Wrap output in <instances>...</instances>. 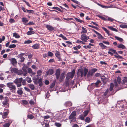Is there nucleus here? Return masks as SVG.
<instances>
[{
  "label": "nucleus",
  "instance_id": "38",
  "mask_svg": "<svg viewBox=\"0 0 127 127\" xmlns=\"http://www.w3.org/2000/svg\"><path fill=\"white\" fill-rule=\"evenodd\" d=\"M29 87L32 90H33L34 89V86L33 84H30L29 85Z\"/></svg>",
  "mask_w": 127,
  "mask_h": 127
},
{
  "label": "nucleus",
  "instance_id": "12",
  "mask_svg": "<svg viewBox=\"0 0 127 127\" xmlns=\"http://www.w3.org/2000/svg\"><path fill=\"white\" fill-rule=\"evenodd\" d=\"M22 89H23L22 88H18L17 91V93L19 95H21L23 93Z\"/></svg>",
  "mask_w": 127,
  "mask_h": 127
},
{
  "label": "nucleus",
  "instance_id": "51",
  "mask_svg": "<svg viewBox=\"0 0 127 127\" xmlns=\"http://www.w3.org/2000/svg\"><path fill=\"white\" fill-rule=\"evenodd\" d=\"M42 71L40 70H38L37 72L38 76H40L41 74Z\"/></svg>",
  "mask_w": 127,
  "mask_h": 127
},
{
  "label": "nucleus",
  "instance_id": "62",
  "mask_svg": "<svg viewBox=\"0 0 127 127\" xmlns=\"http://www.w3.org/2000/svg\"><path fill=\"white\" fill-rule=\"evenodd\" d=\"M17 87H20L22 85L21 82H20L19 83H18L16 84Z\"/></svg>",
  "mask_w": 127,
  "mask_h": 127
},
{
  "label": "nucleus",
  "instance_id": "26",
  "mask_svg": "<svg viewBox=\"0 0 127 127\" xmlns=\"http://www.w3.org/2000/svg\"><path fill=\"white\" fill-rule=\"evenodd\" d=\"M8 114V113L7 112H4L3 115H2V118L3 119H4L6 118L7 117Z\"/></svg>",
  "mask_w": 127,
  "mask_h": 127
},
{
  "label": "nucleus",
  "instance_id": "21",
  "mask_svg": "<svg viewBox=\"0 0 127 127\" xmlns=\"http://www.w3.org/2000/svg\"><path fill=\"white\" fill-rule=\"evenodd\" d=\"M39 45L38 44H35L32 46L33 48L34 49H37L39 48Z\"/></svg>",
  "mask_w": 127,
  "mask_h": 127
},
{
  "label": "nucleus",
  "instance_id": "39",
  "mask_svg": "<svg viewBox=\"0 0 127 127\" xmlns=\"http://www.w3.org/2000/svg\"><path fill=\"white\" fill-rule=\"evenodd\" d=\"M89 111L88 110L85 111L83 113V115L84 117H86L88 114Z\"/></svg>",
  "mask_w": 127,
  "mask_h": 127
},
{
  "label": "nucleus",
  "instance_id": "13",
  "mask_svg": "<svg viewBox=\"0 0 127 127\" xmlns=\"http://www.w3.org/2000/svg\"><path fill=\"white\" fill-rule=\"evenodd\" d=\"M22 78H20L19 79H16L14 81V82L16 84L21 82L22 81Z\"/></svg>",
  "mask_w": 127,
  "mask_h": 127
},
{
  "label": "nucleus",
  "instance_id": "23",
  "mask_svg": "<svg viewBox=\"0 0 127 127\" xmlns=\"http://www.w3.org/2000/svg\"><path fill=\"white\" fill-rule=\"evenodd\" d=\"M23 22L25 24H27V23L28 22V20L26 18H23L22 19Z\"/></svg>",
  "mask_w": 127,
  "mask_h": 127
},
{
  "label": "nucleus",
  "instance_id": "28",
  "mask_svg": "<svg viewBox=\"0 0 127 127\" xmlns=\"http://www.w3.org/2000/svg\"><path fill=\"white\" fill-rule=\"evenodd\" d=\"M108 28L110 29L112 31H114L116 32L118 31V30H117V29H116L115 28H113L111 26H109L108 27Z\"/></svg>",
  "mask_w": 127,
  "mask_h": 127
},
{
  "label": "nucleus",
  "instance_id": "19",
  "mask_svg": "<svg viewBox=\"0 0 127 127\" xmlns=\"http://www.w3.org/2000/svg\"><path fill=\"white\" fill-rule=\"evenodd\" d=\"M82 31L81 33H87V30L86 28H85L84 27H82Z\"/></svg>",
  "mask_w": 127,
  "mask_h": 127
},
{
  "label": "nucleus",
  "instance_id": "2",
  "mask_svg": "<svg viewBox=\"0 0 127 127\" xmlns=\"http://www.w3.org/2000/svg\"><path fill=\"white\" fill-rule=\"evenodd\" d=\"M101 83L100 81L99 80H97L95 83H92L91 85H89L88 86L89 89L90 88L91 89H93L95 87H98L99 85Z\"/></svg>",
  "mask_w": 127,
  "mask_h": 127
},
{
  "label": "nucleus",
  "instance_id": "33",
  "mask_svg": "<svg viewBox=\"0 0 127 127\" xmlns=\"http://www.w3.org/2000/svg\"><path fill=\"white\" fill-rule=\"evenodd\" d=\"M109 91L108 89H107L106 92L104 93L103 94V95L104 96H106L107 94L108 95V96L109 95H110V94L109 93Z\"/></svg>",
  "mask_w": 127,
  "mask_h": 127
},
{
  "label": "nucleus",
  "instance_id": "31",
  "mask_svg": "<svg viewBox=\"0 0 127 127\" xmlns=\"http://www.w3.org/2000/svg\"><path fill=\"white\" fill-rule=\"evenodd\" d=\"M13 34V36L15 38H19L20 37V36L16 33H14Z\"/></svg>",
  "mask_w": 127,
  "mask_h": 127
},
{
  "label": "nucleus",
  "instance_id": "50",
  "mask_svg": "<svg viewBox=\"0 0 127 127\" xmlns=\"http://www.w3.org/2000/svg\"><path fill=\"white\" fill-rule=\"evenodd\" d=\"M32 42V41L30 40H28L27 41H25L24 42L25 44H29L31 43Z\"/></svg>",
  "mask_w": 127,
  "mask_h": 127
},
{
  "label": "nucleus",
  "instance_id": "48",
  "mask_svg": "<svg viewBox=\"0 0 127 127\" xmlns=\"http://www.w3.org/2000/svg\"><path fill=\"white\" fill-rule=\"evenodd\" d=\"M85 121L87 123H89L90 121V118L89 117H87L85 119Z\"/></svg>",
  "mask_w": 127,
  "mask_h": 127
},
{
  "label": "nucleus",
  "instance_id": "7",
  "mask_svg": "<svg viewBox=\"0 0 127 127\" xmlns=\"http://www.w3.org/2000/svg\"><path fill=\"white\" fill-rule=\"evenodd\" d=\"M89 38V37L87 36L85 34H82L81 36V40L85 42H86L87 40Z\"/></svg>",
  "mask_w": 127,
  "mask_h": 127
},
{
  "label": "nucleus",
  "instance_id": "32",
  "mask_svg": "<svg viewBox=\"0 0 127 127\" xmlns=\"http://www.w3.org/2000/svg\"><path fill=\"white\" fill-rule=\"evenodd\" d=\"M65 104L67 106H71L72 105V104L70 101H67L65 103Z\"/></svg>",
  "mask_w": 127,
  "mask_h": 127
},
{
  "label": "nucleus",
  "instance_id": "59",
  "mask_svg": "<svg viewBox=\"0 0 127 127\" xmlns=\"http://www.w3.org/2000/svg\"><path fill=\"white\" fill-rule=\"evenodd\" d=\"M28 73H32V71L31 68H28Z\"/></svg>",
  "mask_w": 127,
  "mask_h": 127
},
{
  "label": "nucleus",
  "instance_id": "34",
  "mask_svg": "<svg viewBox=\"0 0 127 127\" xmlns=\"http://www.w3.org/2000/svg\"><path fill=\"white\" fill-rule=\"evenodd\" d=\"M120 26L121 28H127V25L125 24H121L120 25Z\"/></svg>",
  "mask_w": 127,
  "mask_h": 127
},
{
  "label": "nucleus",
  "instance_id": "35",
  "mask_svg": "<svg viewBox=\"0 0 127 127\" xmlns=\"http://www.w3.org/2000/svg\"><path fill=\"white\" fill-rule=\"evenodd\" d=\"M26 80L28 83H30L32 82V80L31 78L29 77H27L26 79Z\"/></svg>",
  "mask_w": 127,
  "mask_h": 127
},
{
  "label": "nucleus",
  "instance_id": "64",
  "mask_svg": "<svg viewBox=\"0 0 127 127\" xmlns=\"http://www.w3.org/2000/svg\"><path fill=\"white\" fill-rule=\"evenodd\" d=\"M21 9L24 12H26V10L24 7L22 6L21 7Z\"/></svg>",
  "mask_w": 127,
  "mask_h": 127
},
{
  "label": "nucleus",
  "instance_id": "55",
  "mask_svg": "<svg viewBox=\"0 0 127 127\" xmlns=\"http://www.w3.org/2000/svg\"><path fill=\"white\" fill-rule=\"evenodd\" d=\"M23 1L25 2L26 4L29 7H30L31 6L29 2L25 0H23Z\"/></svg>",
  "mask_w": 127,
  "mask_h": 127
},
{
  "label": "nucleus",
  "instance_id": "5",
  "mask_svg": "<svg viewBox=\"0 0 127 127\" xmlns=\"http://www.w3.org/2000/svg\"><path fill=\"white\" fill-rule=\"evenodd\" d=\"M76 112L75 111L73 112L69 117V119H72L71 121V122L74 121H75V116Z\"/></svg>",
  "mask_w": 127,
  "mask_h": 127
},
{
  "label": "nucleus",
  "instance_id": "46",
  "mask_svg": "<svg viewBox=\"0 0 127 127\" xmlns=\"http://www.w3.org/2000/svg\"><path fill=\"white\" fill-rule=\"evenodd\" d=\"M55 125L57 127H60L61 126V125L60 123H55Z\"/></svg>",
  "mask_w": 127,
  "mask_h": 127
},
{
  "label": "nucleus",
  "instance_id": "20",
  "mask_svg": "<svg viewBox=\"0 0 127 127\" xmlns=\"http://www.w3.org/2000/svg\"><path fill=\"white\" fill-rule=\"evenodd\" d=\"M121 79V78L119 76L117 78V81L118 83L119 84V85H118V86H120L121 87H122V85H120V84Z\"/></svg>",
  "mask_w": 127,
  "mask_h": 127
},
{
  "label": "nucleus",
  "instance_id": "40",
  "mask_svg": "<svg viewBox=\"0 0 127 127\" xmlns=\"http://www.w3.org/2000/svg\"><path fill=\"white\" fill-rule=\"evenodd\" d=\"M117 55H115L114 56L115 58L118 59H123V58L121 56H119L117 53L116 54Z\"/></svg>",
  "mask_w": 127,
  "mask_h": 127
},
{
  "label": "nucleus",
  "instance_id": "8",
  "mask_svg": "<svg viewBox=\"0 0 127 127\" xmlns=\"http://www.w3.org/2000/svg\"><path fill=\"white\" fill-rule=\"evenodd\" d=\"M55 52V55L56 57L59 60H61V59L60 58V53L57 51H56Z\"/></svg>",
  "mask_w": 127,
  "mask_h": 127
},
{
  "label": "nucleus",
  "instance_id": "47",
  "mask_svg": "<svg viewBox=\"0 0 127 127\" xmlns=\"http://www.w3.org/2000/svg\"><path fill=\"white\" fill-rule=\"evenodd\" d=\"M18 69L16 68H12L11 69L12 71H13L15 73H16L17 71H18Z\"/></svg>",
  "mask_w": 127,
  "mask_h": 127
},
{
  "label": "nucleus",
  "instance_id": "29",
  "mask_svg": "<svg viewBox=\"0 0 127 127\" xmlns=\"http://www.w3.org/2000/svg\"><path fill=\"white\" fill-rule=\"evenodd\" d=\"M97 37L99 39H104V38L99 33H98L97 34Z\"/></svg>",
  "mask_w": 127,
  "mask_h": 127
},
{
  "label": "nucleus",
  "instance_id": "44",
  "mask_svg": "<svg viewBox=\"0 0 127 127\" xmlns=\"http://www.w3.org/2000/svg\"><path fill=\"white\" fill-rule=\"evenodd\" d=\"M114 87V84L113 83H111L110 85V90L111 91H112Z\"/></svg>",
  "mask_w": 127,
  "mask_h": 127
},
{
  "label": "nucleus",
  "instance_id": "14",
  "mask_svg": "<svg viewBox=\"0 0 127 127\" xmlns=\"http://www.w3.org/2000/svg\"><path fill=\"white\" fill-rule=\"evenodd\" d=\"M10 60L11 64L13 65H14L17 63L16 60L14 58H12L10 59Z\"/></svg>",
  "mask_w": 127,
  "mask_h": 127
},
{
  "label": "nucleus",
  "instance_id": "3",
  "mask_svg": "<svg viewBox=\"0 0 127 127\" xmlns=\"http://www.w3.org/2000/svg\"><path fill=\"white\" fill-rule=\"evenodd\" d=\"M75 72V70L74 69L72 71V72L68 73L67 74L66 78L67 79L72 78L74 75Z\"/></svg>",
  "mask_w": 127,
  "mask_h": 127
},
{
  "label": "nucleus",
  "instance_id": "54",
  "mask_svg": "<svg viewBox=\"0 0 127 127\" xmlns=\"http://www.w3.org/2000/svg\"><path fill=\"white\" fill-rule=\"evenodd\" d=\"M53 54L50 51L48 52V56L51 57L53 56Z\"/></svg>",
  "mask_w": 127,
  "mask_h": 127
},
{
  "label": "nucleus",
  "instance_id": "49",
  "mask_svg": "<svg viewBox=\"0 0 127 127\" xmlns=\"http://www.w3.org/2000/svg\"><path fill=\"white\" fill-rule=\"evenodd\" d=\"M103 29L108 34H109V31L106 28L104 27H103Z\"/></svg>",
  "mask_w": 127,
  "mask_h": 127
},
{
  "label": "nucleus",
  "instance_id": "56",
  "mask_svg": "<svg viewBox=\"0 0 127 127\" xmlns=\"http://www.w3.org/2000/svg\"><path fill=\"white\" fill-rule=\"evenodd\" d=\"M85 117L83 115H81L80 116V118L82 120H84Z\"/></svg>",
  "mask_w": 127,
  "mask_h": 127
},
{
  "label": "nucleus",
  "instance_id": "9",
  "mask_svg": "<svg viewBox=\"0 0 127 127\" xmlns=\"http://www.w3.org/2000/svg\"><path fill=\"white\" fill-rule=\"evenodd\" d=\"M60 74V70L59 69H57L56 73V75L57 79H58Z\"/></svg>",
  "mask_w": 127,
  "mask_h": 127
},
{
  "label": "nucleus",
  "instance_id": "30",
  "mask_svg": "<svg viewBox=\"0 0 127 127\" xmlns=\"http://www.w3.org/2000/svg\"><path fill=\"white\" fill-rule=\"evenodd\" d=\"M109 50L110 52H111L112 53H114L117 54V52H116V51L115 50H114L113 49H112V48L109 49Z\"/></svg>",
  "mask_w": 127,
  "mask_h": 127
},
{
  "label": "nucleus",
  "instance_id": "52",
  "mask_svg": "<svg viewBox=\"0 0 127 127\" xmlns=\"http://www.w3.org/2000/svg\"><path fill=\"white\" fill-rule=\"evenodd\" d=\"M72 0L73 2H74V3L77 4H80V3L79 2H78V1L75 0Z\"/></svg>",
  "mask_w": 127,
  "mask_h": 127
},
{
  "label": "nucleus",
  "instance_id": "11",
  "mask_svg": "<svg viewBox=\"0 0 127 127\" xmlns=\"http://www.w3.org/2000/svg\"><path fill=\"white\" fill-rule=\"evenodd\" d=\"M24 55V53H22L18 55V57L21 59V60L20 61L21 62H23L25 58L23 57Z\"/></svg>",
  "mask_w": 127,
  "mask_h": 127
},
{
  "label": "nucleus",
  "instance_id": "42",
  "mask_svg": "<svg viewBox=\"0 0 127 127\" xmlns=\"http://www.w3.org/2000/svg\"><path fill=\"white\" fill-rule=\"evenodd\" d=\"M76 43H79V44L82 43V44H85V42H84L81 41L79 40H77L76 41Z\"/></svg>",
  "mask_w": 127,
  "mask_h": 127
},
{
  "label": "nucleus",
  "instance_id": "41",
  "mask_svg": "<svg viewBox=\"0 0 127 127\" xmlns=\"http://www.w3.org/2000/svg\"><path fill=\"white\" fill-rule=\"evenodd\" d=\"M16 47V45L14 44L10 45L9 46V47L10 48H14Z\"/></svg>",
  "mask_w": 127,
  "mask_h": 127
},
{
  "label": "nucleus",
  "instance_id": "17",
  "mask_svg": "<svg viewBox=\"0 0 127 127\" xmlns=\"http://www.w3.org/2000/svg\"><path fill=\"white\" fill-rule=\"evenodd\" d=\"M117 47L119 48H122V49H126L125 46L122 44H118L117 46Z\"/></svg>",
  "mask_w": 127,
  "mask_h": 127
},
{
  "label": "nucleus",
  "instance_id": "22",
  "mask_svg": "<svg viewBox=\"0 0 127 127\" xmlns=\"http://www.w3.org/2000/svg\"><path fill=\"white\" fill-rule=\"evenodd\" d=\"M7 98L5 97L4 100L3 101L2 104L4 105H6L7 104Z\"/></svg>",
  "mask_w": 127,
  "mask_h": 127
},
{
  "label": "nucleus",
  "instance_id": "36",
  "mask_svg": "<svg viewBox=\"0 0 127 127\" xmlns=\"http://www.w3.org/2000/svg\"><path fill=\"white\" fill-rule=\"evenodd\" d=\"M23 73V71L21 70H18L17 71L16 73L19 75H20L22 74Z\"/></svg>",
  "mask_w": 127,
  "mask_h": 127
},
{
  "label": "nucleus",
  "instance_id": "10",
  "mask_svg": "<svg viewBox=\"0 0 127 127\" xmlns=\"http://www.w3.org/2000/svg\"><path fill=\"white\" fill-rule=\"evenodd\" d=\"M54 71L53 69H50L46 73V75H51L53 73Z\"/></svg>",
  "mask_w": 127,
  "mask_h": 127
},
{
  "label": "nucleus",
  "instance_id": "37",
  "mask_svg": "<svg viewBox=\"0 0 127 127\" xmlns=\"http://www.w3.org/2000/svg\"><path fill=\"white\" fill-rule=\"evenodd\" d=\"M59 36L61 37L63 39H64L65 40H67V39L66 37H65L62 34H60L59 35Z\"/></svg>",
  "mask_w": 127,
  "mask_h": 127
},
{
  "label": "nucleus",
  "instance_id": "60",
  "mask_svg": "<svg viewBox=\"0 0 127 127\" xmlns=\"http://www.w3.org/2000/svg\"><path fill=\"white\" fill-rule=\"evenodd\" d=\"M9 22L10 23H14L15 22V21L12 18L10 19L9 20Z\"/></svg>",
  "mask_w": 127,
  "mask_h": 127
},
{
  "label": "nucleus",
  "instance_id": "53",
  "mask_svg": "<svg viewBox=\"0 0 127 127\" xmlns=\"http://www.w3.org/2000/svg\"><path fill=\"white\" fill-rule=\"evenodd\" d=\"M107 19L108 21H110L112 22L114 20H115L114 19L111 17H108L107 18Z\"/></svg>",
  "mask_w": 127,
  "mask_h": 127
},
{
  "label": "nucleus",
  "instance_id": "58",
  "mask_svg": "<svg viewBox=\"0 0 127 127\" xmlns=\"http://www.w3.org/2000/svg\"><path fill=\"white\" fill-rule=\"evenodd\" d=\"M52 8L57 10L59 11H61V10L60 9L57 7H53Z\"/></svg>",
  "mask_w": 127,
  "mask_h": 127
},
{
  "label": "nucleus",
  "instance_id": "43",
  "mask_svg": "<svg viewBox=\"0 0 127 127\" xmlns=\"http://www.w3.org/2000/svg\"><path fill=\"white\" fill-rule=\"evenodd\" d=\"M27 117L28 118L30 119H32L34 118L33 116L32 115H27Z\"/></svg>",
  "mask_w": 127,
  "mask_h": 127
},
{
  "label": "nucleus",
  "instance_id": "6",
  "mask_svg": "<svg viewBox=\"0 0 127 127\" xmlns=\"http://www.w3.org/2000/svg\"><path fill=\"white\" fill-rule=\"evenodd\" d=\"M127 77H124L122 82V87L123 88H126V85H127Z\"/></svg>",
  "mask_w": 127,
  "mask_h": 127
},
{
  "label": "nucleus",
  "instance_id": "1",
  "mask_svg": "<svg viewBox=\"0 0 127 127\" xmlns=\"http://www.w3.org/2000/svg\"><path fill=\"white\" fill-rule=\"evenodd\" d=\"M88 69L86 68H85L84 69L82 68L79 69L78 70L77 72L78 77H79L80 76L81 77L83 76H86L88 72Z\"/></svg>",
  "mask_w": 127,
  "mask_h": 127
},
{
  "label": "nucleus",
  "instance_id": "63",
  "mask_svg": "<svg viewBox=\"0 0 127 127\" xmlns=\"http://www.w3.org/2000/svg\"><path fill=\"white\" fill-rule=\"evenodd\" d=\"M42 80L41 79H39V85L40 86H41L42 84Z\"/></svg>",
  "mask_w": 127,
  "mask_h": 127
},
{
  "label": "nucleus",
  "instance_id": "57",
  "mask_svg": "<svg viewBox=\"0 0 127 127\" xmlns=\"http://www.w3.org/2000/svg\"><path fill=\"white\" fill-rule=\"evenodd\" d=\"M83 47L84 48L86 49H87L88 48L90 49L91 48V47L89 45H88L87 46L84 45L83 46Z\"/></svg>",
  "mask_w": 127,
  "mask_h": 127
},
{
  "label": "nucleus",
  "instance_id": "16",
  "mask_svg": "<svg viewBox=\"0 0 127 127\" xmlns=\"http://www.w3.org/2000/svg\"><path fill=\"white\" fill-rule=\"evenodd\" d=\"M46 27L47 29L50 31H53L54 29L53 27L50 25H46Z\"/></svg>",
  "mask_w": 127,
  "mask_h": 127
},
{
  "label": "nucleus",
  "instance_id": "4",
  "mask_svg": "<svg viewBox=\"0 0 127 127\" xmlns=\"http://www.w3.org/2000/svg\"><path fill=\"white\" fill-rule=\"evenodd\" d=\"M7 86L11 90L14 91L16 89V86L13 84V83H9L7 84Z\"/></svg>",
  "mask_w": 127,
  "mask_h": 127
},
{
  "label": "nucleus",
  "instance_id": "18",
  "mask_svg": "<svg viewBox=\"0 0 127 127\" xmlns=\"http://www.w3.org/2000/svg\"><path fill=\"white\" fill-rule=\"evenodd\" d=\"M65 72H63L62 73L61 75L60 78V81L61 82L62 81V80L65 77L64 76Z\"/></svg>",
  "mask_w": 127,
  "mask_h": 127
},
{
  "label": "nucleus",
  "instance_id": "24",
  "mask_svg": "<svg viewBox=\"0 0 127 127\" xmlns=\"http://www.w3.org/2000/svg\"><path fill=\"white\" fill-rule=\"evenodd\" d=\"M99 45L102 49H105L106 48V46L102 43H99Z\"/></svg>",
  "mask_w": 127,
  "mask_h": 127
},
{
  "label": "nucleus",
  "instance_id": "45",
  "mask_svg": "<svg viewBox=\"0 0 127 127\" xmlns=\"http://www.w3.org/2000/svg\"><path fill=\"white\" fill-rule=\"evenodd\" d=\"M74 19L77 22H79L80 23H82L83 22V21L81 20L79 18H75Z\"/></svg>",
  "mask_w": 127,
  "mask_h": 127
},
{
  "label": "nucleus",
  "instance_id": "15",
  "mask_svg": "<svg viewBox=\"0 0 127 127\" xmlns=\"http://www.w3.org/2000/svg\"><path fill=\"white\" fill-rule=\"evenodd\" d=\"M8 121L9 122L3 125V127H9V126L12 122V121L11 120H9Z\"/></svg>",
  "mask_w": 127,
  "mask_h": 127
},
{
  "label": "nucleus",
  "instance_id": "25",
  "mask_svg": "<svg viewBox=\"0 0 127 127\" xmlns=\"http://www.w3.org/2000/svg\"><path fill=\"white\" fill-rule=\"evenodd\" d=\"M115 37L117 40H118L120 42H122L123 40V39L122 38L119 37L118 36H115Z\"/></svg>",
  "mask_w": 127,
  "mask_h": 127
},
{
  "label": "nucleus",
  "instance_id": "27",
  "mask_svg": "<svg viewBox=\"0 0 127 127\" xmlns=\"http://www.w3.org/2000/svg\"><path fill=\"white\" fill-rule=\"evenodd\" d=\"M35 32L34 31H28L27 33V34L28 35H31L32 34H34Z\"/></svg>",
  "mask_w": 127,
  "mask_h": 127
},
{
  "label": "nucleus",
  "instance_id": "61",
  "mask_svg": "<svg viewBox=\"0 0 127 127\" xmlns=\"http://www.w3.org/2000/svg\"><path fill=\"white\" fill-rule=\"evenodd\" d=\"M23 85H25L26 84V80H22L21 82Z\"/></svg>",
  "mask_w": 127,
  "mask_h": 127
}]
</instances>
